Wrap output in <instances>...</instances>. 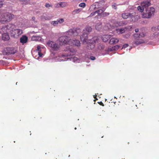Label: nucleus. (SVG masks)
<instances>
[{
  "mask_svg": "<svg viewBox=\"0 0 159 159\" xmlns=\"http://www.w3.org/2000/svg\"><path fill=\"white\" fill-rule=\"evenodd\" d=\"M92 31L91 27L88 26L83 30V33L80 36V40L84 44L86 43L87 48L89 49H92L94 48L95 43H98L99 39L97 37L93 38L91 39H88V35Z\"/></svg>",
  "mask_w": 159,
  "mask_h": 159,
  "instance_id": "f257e3e1",
  "label": "nucleus"
},
{
  "mask_svg": "<svg viewBox=\"0 0 159 159\" xmlns=\"http://www.w3.org/2000/svg\"><path fill=\"white\" fill-rule=\"evenodd\" d=\"M14 15L9 12H6L0 14V22L4 24L11 21L14 17Z\"/></svg>",
  "mask_w": 159,
  "mask_h": 159,
  "instance_id": "f03ea898",
  "label": "nucleus"
},
{
  "mask_svg": "<svg viewBox=\"0 0 159 159\" xmlns=\"http://www.w3.org/2000/svg\"><path fill=\"white\" fill-rule=\"evenodd\" d=\"M155 12V9L152 7L146 9L142 14V17L144 18H150L154 15Z\"/></svg>",
  "mask_w": 159,
  "mask_h": 159,
  "instance_id": "7ed1b4c3",
  "label": "nucleus"
},
{
  "mask_svg": "<svg viewBox=\"0 0 159 159\" xmlns=\"http://www.w3.org/2000/svg\"><path fill=\"white\" fill-rule=\"evenodd\" d=\"M70 40L71 39L69 37L64 36L59 37L58 39V41L61 44L63 45L69 44L70 45Z\"/></svg>",
  "mask_w": 159,
  "mask_h": 159,
  "instance_id": "20e7f679",
  "label": "nucleus"
},
{
  "mask_svg": "<svg viewBox=\"0 0 159 159\" xmlns=\"http://www.w3.org/2000/svg\"><path fill=\"white\" fill-rule=\"evenodd\" d=\"M16 52V51L13 47H8L5 48L2 51V53L4 55H9L11 54H14Z\"/></svg>",
  "mask_w": 159,
  "mask_h": 159,
  "instance_id": "39448f33",
  "label": "nucleus"
},
{
  "mask_svg": "<svg viewBox=\"0 0 159 159\" xmlns=\"http://www.w3.org/2000/svg\"><path fill=\"white\" fill-rule=\"evenodd\" d=\"M23 31L20 29H15L11 33V36L15 38H18L23 34Z\"/></svg>",
  "mask_w": 159,
  "mask_h": 159,
  "instance_id": "423d86ee",
  "label": "nucleus"
},
{
  "mask_svg": "<svg viewBox=\"0 0 159 159\" xmlns=\"http://www.w3.org/2000/svg\"><path fill=\"white\" fill-rule=\"evenodd\" d=\"M47 44L54 51H57L59 50L60 46L55 42L49 41L47 43Z\"/></svg>",
  "mask_w": 159,
  "mask_h": 159,
  "instance_id": "0eeeda50",
  "label": "nucleus"
},
{
  "mask_svg": "<svg viewBox=\"0 0 159 159\" xmlns=\"http://www.w3.org/2000/svg\"><path fill=\"white\" fill-rule=\"evenodd\" d=\"M80 33L81 30L80 29H70L66 32V34L70 36H77Z\"/></svg>",
  "mask_w": 159,
  "mask_h": 159,
  "instance_id": "6e6552de",
  "label": "nucleus"
},
{
  "mask_svg": "<svg viewBox=\"0 0 159 159\" xmlns=\"http://www.w3.org/2000/svg\"><path fill=\"white\" fill-rule=\"evenodd\" d=\"M151 5V3L150 1L148 0H145L141 3V6L143 7L145 10L146 9L148 8V7Z\"/></svg>",
  "mask_w": 159,
  "mask_h": 159,
  "instance_id": "1a4fd4ad",
  "label": "nucleus"
},
{
  "mask_svg": "<svg viewBox=\"0 0 159 159\" xmlns=\"http://www.w3.org/2000/svg\"><path fill=\"white\" fill-rule=\"evenodd\" d=\"M121 16L124 19H126L129 17H130L131 18L134 17V16L133 15V13H123L121 14Z\"/></svg>",
  "mask_w": 159,
  "mask_h": 159,
  "instance_id": "9d476101",
  "label": "nucleus"
},
{
  "mask_svg": "<svg viewBox=\"0 0 159 159\" xmlns=\"http://www.w3.org/2000/svg\"><path fill=\"white\" fill-rule=\"evenodd\" d=\"M80 42L79 40L76 39L70 40V45L71 46L73 45L76 46H80Z\"/></svg>",
  "mask_w": 159,
  "mask_h": 159,
  "instance_id": "9b49d317",
  "label": "nucleus"
},
{
  "mask_svg": "<svg viewBox=\"0 0 159 159\" xmlns=\"http://www.w3.org/2000/svg\"><path fill=\"white\" fill-rule=\"evenodd\" d=\"M104 11L102 9H99L96 10L97 15L95 16V18H100L102 17L103 12Z\"/></svg>",
  "mask_w": 159,
  "mask_h": 159,
  "instance_id": "f8f14e48",
  "label": "nucleus"
},
{
  "mask_svg": "<svg viewBox=\"0 0 159 159\" xmlns=\"http://www.w3.org/2000/svg\"><path fill=\"white\" fill-rule=\"evenodd\" d=\"M6 26L7 28V29L8 33H10L11 34V33L13 30V29L15 27V25L11 24H9L6 25Z\"/></svg>",
  "mask_w": 159,
  "mask_h": 159,
  "instance_id": "ddd939ff",
  "label": "nucleus"
},
{
  "mask_svg": "<svg viewBox=\"0 0 159 159\" xmlns=\"http://www.w3.org/2000/svg\"><path fill=\"white\" fill-rule=\"evenodd\" d=\"M28 40V37L26 35H23L20 38V42L23 44L24 43H26L27 42Z\"/></svg>",
  "mask_w": 159,
  "mask_h": 159,
  "instance_id": "4468645a",
  "label": "nucleus"
},
{
  "mask_svg": "<svg viewBox=\"0 0 159 159\" xmlns=\"http://www.w3.org/2000/svg\"><path fill=\"white\" fill-rule=\"evenodd\" d=\"M134 41L133 42V43H134L136 45H138L139 44H141L143 43L144 41L143 40L140 39L138 38H134Z\"/></svg>",
  "mask_w": 159,
  "mask_h": 159,
  "instance_id": "2eb2a0df",
  "label": "nucleus"
},
{
  "mask_svg": "<svg viewBox=\"0 0 159 159\" xmlns=\"http://www.w3.org/2000/svg\"><path fill=\"white\" fill-rule=\"evenodd\" d=\"M2 39L4 40H7L10 38L8 33H4L2 34Z\"/></svg>",
  "mask_w": 159,
  "mask_h": 159,
  "instance_id": "dca6fc26",
  "label": "nucleus"
},
{
  "mask_svg": "<svg viewBox=\"0 0 159 159\" xmlns=\"http://www.w3.org/2000/svg\"><path fill=\"white\" fill-rule=\"evenodd\" d=\"M119 40L118 39L114 38L111 39L109 41L110 44H115L119 42Z\"/></svg>",
  "mask_w": 159,
  "mask_h": 159,
  "instance_id": "f3484780",
  "label": "nucleus"
},
{
  "mask_svg": "<svg viewBox=\"0 0 159 159\" xmlns=\"http://www.w3.org/2000/svg\"><path fill=\"white\" fill-rule=\"evenodd\" d=\"M126 29V27L120 29H116V33L118 34H122L125 32V30Z\"/></svg>",
  "mask_w": 159,
  "mask_h": 159,
  "instance_id": "a211bd4d",
  "label": "nucleus"
},
{
  "mask_svg": "<svg viewBox=\"0 0 159 159\" xmlns=\"http://www.w3.org/2000/svg\"><path fill=\"white\" fill-rule=\"evenodd\" d=\"M125 25V22L123 21H117L115 23V26L116 27L122 26Z\"/></svg>",
  "mask_w": 159,
  "mask_h": 159,
  "instance_id": "6ab92c4d",
  "label": "nucleus"
},
{
  "mask_svg": "<svg viewBox=\"0 0 159 159\" xmlns=\"http://www.w3.org/2000/svg\"><path fill=\"white\" fill-rule=\"evenodd\" d=\"M145 36V34L143 32L140 33L139 34H135L133 35L134 38H139L141 37H144Z\"/></svg>",
  "mask_w": 159,
  "mask_h": 159,
  "instance_id": "aec40b11",
  "label": "nucleus"
},
{
  "mask_svg": "<svg viewBox=\"0 0 159 159\" xmlns=\"http://www.w3.org/2000/svg\"><path fill=\"white\" fill-rule=\"evenodd\" d=\"M92 7L94 9H98L100 8L101 6L98 2H96L94 5H93Z\"/></svg>",
  "mask_w": 159,
  "mask_h": 159,
  "instance_id": "412c9836",
  "label": "nucleus"
},
{
  "mask_svg": "<svg viewBox=\"0 0 159 159\" xmlns=\"http://www.w3.org/2000/svg\"><path fill=\"white\" fill-rule=\"evenodd\" d=\"M102 39L103 42H107L109 39V36L108 35H104L102 37Z\"/></svg>",
  "mask_w": 159,
  "mask_h": 159,
  "instance_id": "4be33fe9",
  "label": "nucleus"
},
{
  "mask_svg": "<svg viewBox=\"0 0 159 159\" xmlns=\"http://www.w3.org/2000/svg\"><path fill=\"white\" fill-rule=\"evenodd\" d=\"M6 25L3 26L1 29L2 31L3 32V33H8L7 32V29Z\"/></svg>",
  "mask_w": 159,
  "mask_h": 159,
  "instance_id": "5701e85b",
  "label": "nucleus"
},
{
  "mask_svg": "<svg viewBox=\"0 0 159 159\" xmlns=\"http://www.w3.org/2000/svg\"><path fill=\"white\" fill-rule=\"evenodd\" d=\"M60 7H64L67 6V3L65 2H60Z\"/></svg>",
  "mask_w": 159,
  "mask_h": 159,
  "instance_id": "b1692460",
  "label": "nucleus"
},
{
  "mask_svg": "<svg viewBox=\"0 0 159 159\" xmlns=\"http://www.w3.org/2000/svg\"><path fill=\"white\" fill-rule=\"evenodd\" d=\"M138 10L140 11L141 12H142L143 11H144V9L143 7H142L141 6H139L137 7Z\"/></svg>",
  "mask_w": 159,
  "mask_h": 159,
  "instance_id": "393cba45",
  "label": "nucleus"
},
{
  "mask_svg": "<svg viewBox=\"0 0 159 159\" xmlns=\"http://www.w3.org/2000/svg\"><path fill=\"white\" fill-rule=\"evenodd\" d=\"M81 11V9H76L73 11V12L75 14H78Z\"/></svg>",
  "mask_w": 159,
  "mask_h": 159,
  "instance_id": "a878e982",
  "label": "nucleus"
},
{
  "mask_svg": "<svg viewBox=\"0 0 159 159\" xmlns=\"http://www.w3.org/2000/svg\"><path fill=\"white\" fill-rule=\"evenodd\" d=\"M97 14L96 11L92 12L88 17H93L94 16Z\"/></svg>",
  "mask_w": 159,
  "mask_h": 159,
  "instance_id": "bb28decb",
  "label": "nucleus"
},
{
  "mask_svg": "<svg viewBox=\"0 0 159 159\" xmlns=\"http://www.w3.org/2000/svg\"><path fill=\"white\" fill-rule=\"evenodd\" d=\"M42 19L45 20H50V18L47 16H43L42 17Z\"/></svg>",
  "mask_w": 159,
  "mask_h": 159,
  "instance_id": "cd10ccee",
  "label": "nucleus"
},
{
  "mask_svg": "<svg viewBox=\"0 0 159 159\" xmlns=\"http://www.w3.org/2000/svg\"><path fill=\"white\" fill-rule=\"evenodd\" d=\"M51 23L54 26H55L58 24V22L57 20V21H52L51 22Z\"/></svg>",
  "mask_w": 159,
  "mask_h": 159,
  "instance_id": "c85d7f7f",
  "label": "nucleus"
},
{
  "mask_svg": "<svg viewBox=\"0 0 159 159\" xmlns=\"http://www.w3.org/2000/svg\"><path fill=\"white\" fill-rule=\"evenodd\" d=\"M85 4L84 2L81 3L79 5V7L83 8L84 7H85Z\"/></svg>",
  "mask_w": 159,
  "mask_h": 159,
  "instance_id": "c756f323",
  "label": "nucleus"
},
{
  "mask_svg": "<svg viewBox=\"0 0 159 159\" xmlns=\"http://www.w3.org/2000/svg\"><path fill=\"white\" fill-rule=\"evenodd\" d=\"M109 15V13L103 12L102 17H103Z\"/></svg>",
  "mask_w": 159,
  "mask_h": 159,
  "instance_id": "7c9ffc66",
  "label": "nucleus"
},
{
  "mask_svg": "<svg viewBox=\"0 0 159 159\" xmlns=\"http://www.w3.org/2000/svg\"><path fill=\"white\" fill-rule=\"evenodd\" d=\"M57 20L58 23H62L64 21V20L63 18L59 19H57Z\"/></svg>",
  "mask_w": 159,
  "mask_h": 159,
  "instance_id": "2f4dec72",
  "label": "nucleus"
},
{
  "mask_svg": "<svg viewBox=\"0 0 159 159\" xmlns=\"http://www.w3.org/2000/svg\"><path fill=\"white\" fill-rule=\"evenodd\" d=\"M70 54H62V55H61L60 56V57H61L62 56V57H68L70 56Z\"/></svg>",
  "mask_w": 159,
  "mask_h": 159,
  "instance_id": "473e14b6",
  "label": "nucleus"
},
{
  "mask_svg": "<svg viewBox=\"0 0 159 159\" xmlns=\"http://www.w3.org/2000/svg\"><path fill=\"white\" fill-rule=\"evenodd\" d=\"M3 0H0V8L2 7L3 5Z\"/></svg>",
  "mask_w": 159,
  "mask_h": 159,
  "instance_id": "72a5a7b5",
  "label": "nucleus"
},
{
  "mask_svg": "<svg viewBox=\"0 0 159 159\" xmlns=\"http://www.w3.org/2000/svg\"><path fill=\"white\" fill-rule=\"evenodd\" d=\"M37 49L36 50V52H37V51L38 52H41V50H40V48H41V47L40 46H37Z\"/></svg>",
  "mask_w": 159,
  "mask_h": 159,
  "instance_id": "f704fd0d",
  "label": "nucleus"
},
{
  "mask_svg": "<svg viewBox=\"0 0 159 159\" xmlns=\"http://www.w3.org/2000/svg\"><path fill=\"white\" fill-rule=\"evenodd\" d=\"M120 46L118 45H116L113 48V50H116V49H118L119 48Z\"/></svg>",
  "mask_w": 159,
  "mask_h": 159,
  "instance_id": "c9c22d12",
  "label": "nucleus"
},
{
  "mask_svg": "<svg viewBox=\"0 0 159 159\" xmlns=\"http://www.w3.org/2000/svg\"><path fill=\"white\" fill-rule=\"evenodd\" d=\"M129 46V45L128 44H127V43H125V44H124L123 46V47H122V48H125L127 47L128 46Z\"/></svg>",
  "mask_w": 159,
  "mask_h": 159,
  "instance_id": "e433bc0d",
  "label": "nucleus"
},
{
  "mask_svg": "<svg viewBox=\"0 0 159 159\" xmlns=\"http://www.w3.org/2000/svg\"><path fill=\"white\" fill-rule=\"evenodd\" d=\"M60 3H58L54 5L55 7L56 8H59L60 7L59 5Z\"/></svg>",
  "mask_w": 159,
  "mask_h": 159,
  "instance_id": "4c0bfd02",
  "label": "nucleus"
},
{
  "mask_svg": "<svg viewBox=\"0 0 159 159\" xmlns=\"http://www.w3.org/2000/svg\"><path fill=\"white\" fill-rule=\"evenodd\" d=\"M45 6L47 7H52V6L48 3H46Z\"/></svg>",
  "mask_w": 159,
  "mask_h": 159,
  "instance_id": "58836bf2",
  "label": "nucleus"
},
{
  "mask_svg": "<svg viewBox=\"0 0 159 159\" xmlns=\"http://www.w3.org/2000/svg\"><path fill=\"white\" fill-rule=\"evenodd\" d=\"M65 51L71 52V50L70 48L69 47H67L66 48V49L65 50Z\"/></svg>",
  "mask_w": 159,
  "mask_h": 159,
  "instance_id": "ea45409f",
  "label": "nucleus"
},
{
  "mask_svg": "<svg viewBox=\"0 0 159 159\" xmlns=\"http://www.w3.org/2000/svg\"><path fill=\"white\" fill-rule=\"evenodd\" d=\"M38 53L39 56V57H41L43 55V54L41 53V52H38Z\"/></svg>",
  "mask_w": 159,
  "mask_h": 159,
  "instance_id": "a19ab883",
  "label": "nucleus"
},
{
  "mask_svg": "<svg viewBox=\"0 0 159 159\" xmlns=\"http://www.w3.org/2000/svg\"><path fill=\"white\" fill-rule=\"evenodd\" d=\"M90 58L91 60H94L95 59V57L93 56H91L90 57Z\"/></svg>",
  "mask_w": 159,
  "mask_h": 159,
  "instance_id": "79ce46f5",
  "label": "nucleus"
},
{
  "mask_svg": "<svg viewBox=\"0 0 159 159\" xmlns=\"http://www.w3.org/2000/svg\"><path fill=\"white\" fill-rule=\"evenodd\" d=\"M98 103L101 106H104L103 103L102 102H99Z\"/></svg>",
  "mask_w": 159,
  "mask_h": 159,
  "instance_id": "37998d69",
  "label": "nucleus"
},
{
  "mask_svg": "<svg viewBox=\"0 0 159 159\" xmlns=\"http://www.w3.org/2000/svg\"><path fill=\"white\" fill-rule=\"evenodd\" d=\"M112 7L115 9H116L117 8L116 7L115 5H112Z\"/></svg>",
  "mask_w": 159,
  "mask_h": 159,
  "instance_id": "c03bdc74",
  "label": "nucleus"
},
{
  "mask_svg": "<svg viewBox=\"0 0 159 159\" xmlns=\"http://www.w3.org/2000/svg\"><path fill=\"white\" fill-rule=\"evenodd\" d=\"M135 31L136 32H138L139 31V29H136L135 30Z\"/></svg>",
  "mask_w": 159,
  "mask_h": 159,
  "instance_id": "a18cd8bd",
  "label": "nucleus"
},
{
  "mask_svg": "<svg viewBox=\"0 0 159 159\" xmlns=\"http://www.w3.org/2000/svg\"><path fill=\"white\" fill-rule=\"evenodd\" d=\"M97 95H95L94 96V98L95 99H96V100H98V99H97V98H96V97H97Z\"/></svg>",
  "mask_w": 159,
  "mask_h": 159,
  "instance_id": "49530a36",
  "label": "nucleus"
},
{
  "mask_svg": "<svg viewBox=\"0 0 159 159\" xmlns=\"http://www.w3.org/2000/svg\"><path fill=\"white\" fill-rule=\"evenodd\" d=\"M27 0H20V1H26Z\"/></svg>",
  "mask_w": 159,
  "mask_h": 159,
  "instance_id": "de8ad7c7",
  "label": "nucleus"
},
{
  "mask_svg": "<svg viewBox=\"0 0 159 159\" xmlns=\"http://www.w3.org/2000/svg\"><path fill=\"white\" fill-rule=\"evenodd\" d=\"M157 29L159 30V25L157 27Z\"/></svg>",
  "mask_w": 159,
  "mask_h": 159,
  "instance_id": "09e8293b",
  "label": "nucleus"
},
{
  "mask_svg": "<svg viewBox=\"0 0 159 159\" xmlns=\"http://www.w3.org/2000/svg\"><path fill=\"white\" fill-rule=\"evenodd\" d=\"M32 18L33 19H34L35 18V17H32Z\"/></svg>",
  "mask_w": 159,
  "mask_h": 159,
  "instance_id": "8fccbe9b",
  "label": "nucleus"
},
{
  "mask_svg": "<svg viewBox=\"0 0 159 159\" xmlns=\"http://www.w3.org/2000/svg\"><path fill=\"white\" fill-rule=\"evenodd\" d=\"M75 129H76V127L75 128Z\"/></svg>",
  "mask_w": 159,
  "mask_h": 159,
  "instance_id": "3c124183",
  "label": "nucleus"
},
{
  "mask_svg": "<svg viewBox=\"0 0 159 159\" xmlns=\"http://www.w3.org/2000/svg\"><path fill=\"white\" fill-rule=\"evenodd\" d=\"M76 58V57H74V58Z\"/></svg>",
  "mask_w": 159,
  "mask_h": 159,
  "instance_id": "603ef678",
  "label": "nucleus"
}]
</instances>
